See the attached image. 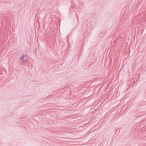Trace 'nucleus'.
I'll use <instances>...</instances> for the list:
<instances>
[{
  "label": "nucleus",
  "mask_w": 146,
  "mask_h": 146,
  "mask_svg": "<svg viewBox=\"0 0 146 146\" xmlns=\"http://www.w3.org/2000/svg\"><path fill=\"white\" fill-rule=\"evenodd\" d=\"M24 56H25L24 58V62H25L28 59V56L27 55H24Z\"/></svg>",
  "instance_id": "f257e3e1"
},
{
  "label": "nucleus",
  "mask_w": 146,
  "mask_h": 146,
  "mask_svg": "<svg viewBox=\"0 0 146 146\" xmlns=\"http://www.w3.org/2000/svg\"><path fill=\"white\" fill-rule=\"evenodd\" d=\"M24 56H24V55L21 58V61H23V62H25L24 59Z\"/></svg>",
  "instance_id": "f03ea898"
}]
</instances>
